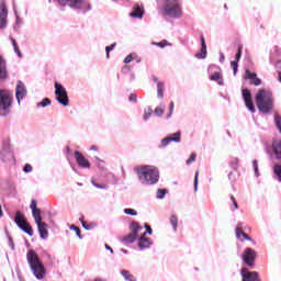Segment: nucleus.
Returning a JSON list of instances; mask_svg holds the SVG:
<instances>
[{"instance_id":"nucleus-1","label":"nucleus","mask_w":281,"mask_h":281,"mask_svg":"<svg viewBox=\"0 0 281 281\" xmlns=\"http://www.w3.org/2000/svg\"><path fill=\"white\" fill-rule=\"evenodd\" d=\"M139 181L144 186H155L159 181V169L150 165H140L134 168Z\"/></svg>"},{"instance_id":"nucleus-2","label":"nucleus","mask_w":281,"mask_h":281,"mask_svg":"<svg viewBox=\"0 0 281 281\" xmlns=\"http://www.w3.org/2000/svg\"><path fill=\"white\" fill-rule=\"evenodd\" d=\"M258 110L261 113L273 111V93L267 89H260L255 97Z\"/></svg>"},{"instance_id":"nucleus-3","label":"nucleus","mask_w":281,"mask_h":281,"mask_svg":"<svg viewBox=\"0 0 281 281\" xmlns=\"http://www.w3.org/2000/svg\"><path fill=\"white\" fill-rule=\"evenodd\" d=\"M26 260L31 267V271L37 280L45 278V266L41 262L38 255L34 250H29L26 254Z\"/></svg>"},{"instance_id":"nucleus-4","label":"nucleus","mask_w":281,"mask_h":281,"mask_svg":"<svg viewBox=\"0 0 281 281\" xmlns=\"http://www.w3.org/2000/svg\"><path fill=\"white\" fill-rule=\"evenodd\" d=\"M30 207L32 210L33 218L37 225L41 238H47L49 236V233L47 232L48 225L43 222V216H41V209L37 207L36 200L31 201Z\"/></svg>"},{"instance_id":"nucleus-5","label":"nucleus","mask_w":281,"mask_h":281,"mask_svg":"<svg viewBox=\"0 0 281 281\" xmlns=\"http://www.w3.org/2000/svg\"><path fill=\"white\" fill-rule=\"evenodd\" d=\"M167 3L161 8V14L164 16H170L171 19H179L183 11L179 0H166Z\"/></svg>"},{"instance_id":"nucleus-6","label":"nucleus","mask_w":281,"mask_h":281,"mask_svg":"<svg viewBox=\"0 0 281 281\" xmlns=\"http://www.w3.org/2000/svg\"><path fill=\"white\" fill-rule=\"evenodd\" d=\"M12 100L13 97L10 90H0V115L4 116L7 113H10V109H12Z\"/></svg>"},{"instance_id":"nucleus-7","label":"nucleus","mask_w":281,"mask_h":281,"mask_svg":"<svg viewBox=\"0 0 281 281\" xmlns=\"http://www.w3.org/2000/svg\"><path fill=\"white\" fill-rule=\"evenodd\" d=\"M58 3L61 8L69 5L72 10H91V3L87 0H58Z\"/></svg>"},{"instance_id":"nucleus-8","label":"nucleus","mask_w":281,"mask_h":281,"mask_svg":"<svg viewBox=\"0 0 281 281\" xmlns=\"http://www.w3.org/2000/svg\"><path fill=\"white\" fill-rule=\"evenodd\" d=\"M14 223L18 225V227H20V229H22V232H24L29 236H34V229L32 228L30 223H27L25 215H23L21 211H16L14 216Z\"/></svg>"},{"instance_id":"nucleus-9","label":"nucleus","mask_w":281,"mask_h":281,"mask_svg":"<svg viewBox=\"0 0 281 281\" xmlns=\"http://www.w3.org/2000/svg\"><path fill=\"white\" fill-rule=\"evenodd\" d=\"M55 95L59 104L63 106H69V95H67V90L58 81L55 82Z\"/></svg>"},{"instance_id":"nucleus-10","label":"nucleus","mask_w":281,"mask_h":281,"mask_svg":"<svg viewBox=\"0 0 281 281\" xmlns=\"http://www.w3.org/2000/svg\"><path fill=\"white\" fill-rule=\"evenodd\" d=\"M140 229H142V226H139L137 222H132L131 233L122 238V243L124 245H131L132 243H135V240H137V236L139 235Z\"/></svg>"},{"instance_id":"nucleus-11","label":"nucleus","mask_w":281,"mask_h":281,"mask_svg":"<svg viewBox=\"0 0 281 281\" xmlns=\"http://www.w3.org/2000/svg\"><path fill=\"white\" fill-rule=\"evenodd\" d=\"M257 256L258 254H256V250H254L252 248H246L241 255V258L245 265H247L248 267H254Z\"/></svg>"},{"instance_id":"nucleus-12","label":"nucleus","mask_w":281,"mask_h":281,"mask_svg":"<svg viewBox=\"0 0 281 281\" xmlns=\"http://www.w3.org/2000/svg\"><path fill=\"white\" fill-rule=\"evenodd\" d=\"M8 25V7L5 0H0V30Z\"/></svg>"},{"instance_id":"nucleus-13","label":"nucleus","mask_w":281,"mask_h":281,"mask_svg":"<svg viewBox=\"0 0 281 281\" xmlns=\"http://www.w3.org/2000/svg\"><path fill=\"white\" fill-rule=\"evenodd\" d=\"M171 142H176V144H179V142H181V132H176L162 138L159 148H166V146H168Z\"/></svg>"},{"instance_id":"nucleus-14","label":"nucleus","mask_w":281,"mask_h":281,"mask_svg":"<svg viewBox=\"0 0 281 281\" xmlns=\"http://www.w3.org/2000/svg\"><path fill=\"white\" fill-rule=\"evenodd\" d=\"M243 99L247 109H249L251 113H256V106L254 105V99H251V91L249 89L243 90Z\"/></svg>"},{"instance_id":"nucleus-15","label":"nucleus","mask_w":281,"mask_h":281,"mask_svg":"<svg viewBox=\"0 0 281 281\" xmlns=\"http://www.w3.org/2000/svg\"><path fill=\"white\" fill-rule=\"evenodd\" d=\"M243 281H260L258 272H250L247 268L241 269Z\"/></svg>"},{"instance_id":"nucleus-16","label":"nucleus","mask_w":281,"mask_h":281,"mask_svg":"<svg viewBox=\"0 0 281 281\" xmlns=\"http://www.w3.org/2000/svg\"><path fill=\"white\" fill-rule=\"evenodd\" d=\"M75 159L78 164V166H80V168H91V162H89V159H87L82 153L76 150L75 151Z\"/></svg>"},{"instance_id":"nucleus-17","label":"nucleus","mask_w":281,"mask_h":281,"mask_svg":"<svg viewBox=\"0 0 281 281\" xmlns=\"http://www.w3.org/2000/svg\"><path fill=\"white\" fill-rule=\"evenodd\" d=\"M200 41H201V49H200V53L195 54V58L198 59L207 58V45L205 44V37L201 35Z\"/></svg>"},{"instance_id":"nucleus-18","label":"nucleus","mask_w":281,"mask_h":281,"mask_svg":"<svg viewBox=\"0 0 281 281\" xmlns=\"http://www.w3.org/2000/svg\"><path fill=\"white\" fill-rule=\"evenodd\" d=\"M25 95H27V90H25V86L23 85V82L19 81V85L16 86V89H15V98L18 102L20 103Z\"/></svg>"},{"instance_id":"nucleus-19","label":"nucleus","mask_w":281,"mask_h":281,"mask_svg":"<svg viewBox=\"0 0 281 281\" xmlns=\"http://www.w3.org/2000/svg\"><path fill=\"white\" fill-rule=\"evenodd\" d=\"M245 74H246V78L250 80V85H254L255 87H260V85H262V80L258 78V75L256 72L246 70Z\"/></svg>"},{"instance_id":"nucleus-20","label":"nucleus","mask_w":281,"mask_h":281,"mask_svg":"<svg viewBox=\"0 0 281 281\" xmlns=\"http://www.w3.org/2000/svg\"><path fill=\"white\" fill-rule=\"evenodd\" d=\"M8 78V63L5 58L0 55V80H5Z\"/></svg>"},{"instance_id":"nucleus-21","label":"nucleus","mask_w":281,"mask_h":281,"mask_svg":"<svg viewBox=\"0 0 281 281\" xmlns=\"http://www.w3.org/2000/svg\"><path fill=\"white\" fill-rule=\"evenodd\" d=\"M132 19H144V8L139 7V4L133 5V11L130 13Z\"/></svg>"},{"instance_id":"nucleus-22","label":"nucleus","mask_w":281,"mask_h":281,"mask_svg":"<svg viewBox=\"0 0 281 281\" xmlns=\"http://www.w3.org/2000/svg\"><path fill=\"white\" fill-rule=\"evenodd\" d=\"M272 151L276 156V159H278V161H281V139H274L272 142Z\"/></svg>"},{"instance_id":"nucleus-23","label":"nucleus","mask_w":281,"mask_h":281,"mask_svg":"<svg viewBox=\"0 0 281 281\" xmlns=\"http://www.w3.org/2000/svg\"><path fill=\"white\" fill-rule=\"evenodd\" d=\"M153 245V241H150V238L146 237V233H144L139 240H138V247L139 249H146Z\"/></svg>"},{"instance_id":"nucleus-24","label":"nucleus","mask_w":281,"mask_h":281,"mask_svg":"<svg viewBox=\"0 0 281 281\" xmlns=\"http://www.w3.org/2000/svg\"><path fill=\"white\" fill-rule=\"evenodd\" d=\"M236 237L241 241L245 243V240H251V237L243 232V228L240 226H237L236 228Z\"/></svg>"},{"instance_id":"nucleus-25","label":"nucleus","mask_w":281,"mask_h":281,"mask_svg":"<svg viewBox=\"0 0 281 281\" xmlns=\"http://www.w3.org/2000/svg\"><path fill=\"white\" fill-rule=\"evenodd\" d=\"M166 85L161 81H158L157 83V95L158 98H164V89H165Z\"/></svg>"},{"instance_id":"nucleus-26","label":"nucleus","mask_w":281,"mask_h":281,"mask_svg":"<svg viewBox=\"0 0 281 281\" xmlns=\"http://www.w3.org/2000/svg\"><path fill=\"white\" fill-rule=\"evenodd\" d=\"M11 43L13 45V49L15 52V54L20 57L23 58V54L21 53V49H19V44H16V40L11 37Z\"/></svg>"},{"instance_id":"nucleus-27","label":"nucleus","mask_w":281,"mask_h":281,"mask_svg":"<svg viewBox=\"0 0 281 281\" xmlns=\"http://www.w3.org/2000/svg\"><path fill=\"white\" fill-rule=\"evenodd\" d=\"M210 79L214 80L218 85H223V77H221V72H214L213 75H211Z\"/></svg>"},{"instance_id":"nucleus-28","label":"nucleus","mask_w":281,"mask_h":281,"mask_svg":"<svg viewBox=\"0 0 281 281\" xmlns=\"http://www.w3.org/2000/svg\"><path fill=\"white\" fill-rule=\"evenodd\" d=\"M49 104H52V100H49V98H44V99L42 100V102H38V103L36 104V106H43V108H45V106H49Z\"/></svg>"},{"instance_id":"nucleus-29","label":"nucleus","mask_w":281,"mask_h":281,"mask_svg":"<svg viewBox=\"0 0 281 281\" xmlns=\"http://www.w3.org/2000/svg\"><path fill=\"white\" fill-rule=\"evenodd\" d=\"M179 223V220L177 218L176 215L170 216V224L172 225V228L175 232H177V225Z\"/></svg>"},{"instance_id":"nucleus-30","label":"nucleus","mask_w":281,"mask_h":281,"mask_svg":"<svg viewBox=\"0 0 281 281\" xmlns=\"http://www.w3.org/2000/svg\"><path fill=\"white\" fill-rule=\"evenodd\" d=\"M115 45H117V43H113L110 46L105 47V52H106V58H111V52H113L115 49Z\"/></svg>"},{"instance_id":"nucleus-31","label":"nucleus","mask_w":281,"mask_h":281,"mask_svg":"<svg viewBox=\"0 0 281 281\" xmlns=\"http://www.w3.org/2000/svg\"><path fill=\"white\" fill-rule=\"evenodd\" d=\"M273 172L278 177L279 181L281 182V165H274Z\"/></svg>"},{"instance_id":"nucleus-32","label":"nucleus","mask_w":281,"mask_h":281,"mask_svg":"<svg viewBox=\"0 0 281 281\" xmlns=\"http://www.w3.org/2000/svg\"><path fill=\"white\" fill-rule=\"evenodd\" d=\"M121 273H122L123 278H125V280L133 281V274H131L130 271L122 270Z\"/></svg>"},{"instance_id":"nucleus-33","label":"nucleus","mask_w":281,"mask_h":281,"mask_svg":"<svg viewBox=\"0 0 281 281\" xmlns=\"http://www.w3.org/2000/svg\"><path fill=\"white\" fill-rule=\"evenodd\" d=\"M240 56H243V46L239 45L237 48V54L235 55V61H239L240 60Z\"/></svg>"},{"instance_id":"nucleus-34","label":"nucleus","mask_w":281,"mask_h":281,"mask_svg":"<svg viewBox=\"0 0 281 281\" xmlns=\"http://www.w3.org/2000/svg\"><path fill=\"white\" fill-rule=\"evenodd\" d=\"M231 67L233 68L234 76H236L238 74V61H231Z\"/></svg>"},{"instance_id":"nucleus-35","label":"nucleus","mask_w":281,"mask_h":281,"mask_svg":"<svg viewBox=\"0 0 281 281\" xmlns=\"http://www.w3.org/2000/svg\"><path fill=\"white\" fill-rule=\"evenodd\" d=\"M196 161V153H192L189 159L187 160V165L190 166V164H194Z\"/></svg>"},{"instance_id":"nucleus-36","label":"nucleus","mask_w":281,"mask_h":281,"mask_svg":"<svg viewBox=\"0 0 281 281\" xmlns=\"http://www.w3.org/2000/svg\"><path fill=\"white\" fill-rule=\"evenodd\" d=\"M124 213L130 216H137V211H135L134 209H125Z\"/></svg>"},{"instance_id":"nucleus-37","label":"nucleus","mask_w":281,"mask_h":281,"mask_svg":"<svg viewBox=\"0 0 281 281\" xmlns=\"http://www.w3.org/2000/svg\"><path fill=\"white\" fill-rule=\"evenodd\" d=\"M231 166H232L233 170H238V158H233L231 160Z\"/></svg>"},{"instance_id":"nucleus-38","label":"nucleus","mask_w":281,"mask_h":281,"mask_svg":"<svg viewBox=\"0 0 281 281\" xmlns=\"http://www.w3.org/2000/svg\"><path fill=\"white\" fill-rule=\"evenodd\" d=\"M194 190L196 192V190H199V171H195V176H194Z\"/></svg>"},{"instance_id":"nucleus-39","label":"nucleus","mask_w":281,"mask_h":281,"mask_svg":"<svg viewBox=\"0 0 281 281\" xmlns=\"http://www.w3.org/2000/svg\"><path fill=\"white\" fill-rule=\"evenodd\" d=\"M166 196V189H158L157 199H164Z\"/></svg>"},{"instance_id":"nucleus-40","label":"nucleus","mask_w":281,"mask_h":281,"mask_svg":"<svg viewBox=\"0 0 281 281\" xmlns=\"http://www.w3.org/2000/svg\"><path fill=\"white\" fill-rule=\"evenodd\" d=\"M70 229H72L74 232H76L78 238H82V235H80V228L76 225H71Z\"/></svg>"},{"instance_id":"nucleus-41","label":"nucleus","mask_w":281,"mask_h":281,"mask_svg":"<svg viewBox=\"0 0 281 281\" xmlns=\"http://www.w3.org/2000/svg\"><path fill=\"white\" fill-rule=\"evenodd\" d=\"M154 45H157V47L164 48V47H167L168 41H167V40H164V41H161V42H159V43H154Z\"/></svg>"},{"instance_id":"nucleus-42","label":"nucleus","mask_w":281,"mask_h":281,"mask_svg":"<svg viewBox=\"0 0 281 281\" xmlns=\"http://www.w3.org/2000/svg\"><path fill=\"white\" fill-rule=\"evenodd\" d=\"M153 115V109L145 110L144 120H148Z\"/></svg>"},{"instance_id":"nucleus-43","label":"nucleus","mask_w":281,"mask_h":281,"mask_svg":"<svg viewBox=\"0 0 281 281\" xmlns=\"http://www.w3.org/2000/svg\"><path fill=\"white\" fill-rule=\"evenodd\" d=\"M155 114L158 115V116L164 115V108H161V106L156 108L155 109Z\"/></svg>"},{"instance_id":"nucleus-44","label":"nucleus","mask_w":281,"mask_h":281,"mask_svg":"<svg viewBox=\"0 0 281 281\" xmlns=\"http://www.w3.org/2000/svg\"><path fill=\"white\" fill-rule=\"evenodd\" d=\"M132 61H133V54H130L125 57L124 63L125 65H128V63H132Z\"/></svg>"},{"instance_id":"nucleus-45","label":"nucleus","mask_w":281,"mask_h":281,"mask_svg":"<svg viewBox=\"0 0 281 281\" xmlns=\"http://www.w3.org/2000/svg\"><path fill=\"white\" fill-rule=\"evenodd\" d=\"M79 221H80V223H81V225H82L83 228L87 229V227H89V224L85 221V216H81V217L79 218Z\"/></svg>"},{"instance_id":"nucleus-46","label":"nucleus","mask_w":281,"mask_h":281,"mask_svg":"<svg viewBox=\"0 0 281 281\" xmlns=\"http://www.w3.org/2000/svg\"><path fill=\"white\" fill-rule=\"evenodd\" d=\"M130 102H137V94L131 93L128 97Z\"/></svg>"},{"instance_id":"nucleus-47","label":"nucleus","mask_w":281,"mask_h":281,"mask_svg":"<svg viewBox=\"0 0 281 281\" xmlns=\"http://www.w3.org/2000/svg\"><path fill=\"white\" fill-rule=\"evenodd\" d=\"M32 170H33V168H32V165H30V164H26V165L24 166V168H23V171H24V172H32Z\"/></svg>"},{"instance_id":"nucleus-48","label":"nucleus","mask_w":281,"mask_h":281,"mask_svg":"<svg viewBox=\"0 0 281 281\" xmlns=\"http://www.w3.org/2000/svg\"><path fill=\"white\" fill-rule=\"evenodd\" d=\"M231 201L233 202L234 210H238V202H236V198H234V195H231Z\"/></svg>"},{"instance_id":"nucleus-49","label":"nucleus","mask_w":281,"mask_h":281,"mask_svg":"<svg viewBox=\"0 0 281 281\" xmlns=\"http://www.w3.org/2000/svg\"><path fill=\"white\" fill-rule=\"evenodd\" d=\"M145 234H148L149 236L153 235V228L148 224H145Z\"/></svg>"},{"instance_id":"nucleus-50","label":"nucleus","mask_w":281,"mask_h":281,"mask_svg":"<svg viewBox=\"0 0 281 281\" xmlns=\"http://www.w3.org/2000/svg\"><path fill=\"white\" fill-rule=\"evenodd\" d=\"M172 111H175V102H171L169 105V114L168 117H170V115H172Z\"/></svg>"},{"instance_id":"nucleus-51","label":"nucleus","mask_w":281,"mask_h":281,"mask_svg":"<svg viewBox=\"0 0 281 281\" xmlns=\"http://www.w3.org/2000/svg\"><path fill=\"white\" fill-rule=\"evenodd\" d=\"M91 183L94 186V188H99L100 190H103L104 188V186L95 183V180H92Z\"/></svg>"},{"instance_id":"nucleus-52","label":"nucleus","mask_w":281,"mask_h":281,"mask_svg":"<svg viewBox=\"0 0 281 281\" xmlns=\"http://www.w3.org/2000/svg\"><path fill=\"white\" fill-rule=\"evenodd\" d=\"M3 146L7 150L10 149V139L4 140Z\"/></svg>"},{"instance_id":"nucleus-53","label":"nucleus","mask_w":281,"mask_h":281,"mask_svg":"<svg viewBox=\"0 0 281 281\" xmlns=\"http://www.w3.org/2000/svg\"><path fill=\"white\" fill-rule=\"evenodd\" d=\"M97 225H98V224H95V223H90V224H88L87 229H88V231H89V229H93L94 227H97Z\"/></svg>"},{"instance_id":"nucleus-54","label":"nucleus","mask_w":281,"mask_h":281,"mask_svg":"<svg viewBox=\"0 0 281 281\" xmlns=\"http://www.w3.org/2000/svg\"><path fill=\"white\" fill-rule=\"evenodd\" d=\"M252 164H254L255 171L258 172V160H254Z\"/></svg>"},{"instance_id":"nucleus-55","label":"nucleus","mask_w":281,"mask_h":281,"mask_svg":"<svg viewBox=\"0 0 281 281\" xmlns=\"http://www.w3.org/2000/svg\"><path fill=\"white\" fill-rule=\"evenodd\" d=\"M105 249H108L109 251H111L113 254V248H111V246L105 245Z\"/></svg>"},{"instance_id":"nucleus-56","label":"nucleus","mask_w":281,"mask_h":281,"mask_svg":"<svg viewBox=\"0 0 281 281\" xmlns=\"http://www.w3.org/2000/svg\"><path fill=\"white\" fill-rule=\"evenodd\" d=\"M90 150H98V146L97 145H92Z\"/></svg>"},{"instance_id":"nucleus-57","label":"nucleus","mask_w":281,"mask_h":281,"mask_svg":"<svg viewBox=\"0 0 281 281\" xmlns=\"http://www.w3.org/2000/svg\"><path fill=\"white\" fill-rule=\"evenodd\" d=\"M278 80L281 82V71H278Z\"/></svg>"},{"instance_id":"nucleus-58","label":"nucleus","mask_w":281,"mask_h":281,"mask_svg":"<svg viewBox=\"0 0 281 281\" xmlns=\"http://www.w3.org/2000/svg\"><path fill=\"white\" fill-rule=\"evenodd\" d=\"M154 82H159V79L157 77H153Z\"/></svg>"},{"instance_id":"nucleus-59","label":"nucleus","mask_w":281,"mask_h":281,"mask_svg":"<svg viewBox=\"0 0 281 281\" xmlns=\"http://www.w3.org/2000/svg\"><path fill=\"white\" fill-rule=\"evenodd\" d=\"M124 69H131V67L130 66H124Z\"/></svg>"},{"instance_id":"nucleus-60","label":"nucleus","mask_w":281,"mask_h":281,"mask_svg":"<svg viewBox=\"0 0 281 281\" xmlns=\"http://www.w3.org/2000/svg\"><path fill=\"white\" fill-rule=\"evenodd\" d=\"M222 60H225V56L222 57Z\"/></svg>"},{"instance_id":"nucleus-61","label":"nucleus","mask_w":281,"mask_h":281,"mask_svg":"<svg viewBox=\"0 0 281 281\" xmlns=\"http://www.w3.org/2000/svg\"><path fill=\"white\" fill-rule=\"evenodd\" d=\"M222 60H225V56L222 57Z\"/></svg>"},{"instance_id":"nucleus-62","label":"nucleus","mask_w":281,"mask_h":281,"mask_svg":"<svg viewBox=\"0 0 281 281\" xmlns=\"http://www.w3.org/2000/svg\"><path fill=\"white\" fill-rule=\"evenodd\" d=\"M78 186H82V183H78Z\"/></svg>"}]
</instances>
